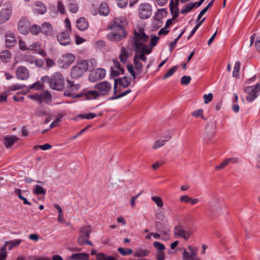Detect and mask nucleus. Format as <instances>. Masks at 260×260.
Segmentation results:
<instances>
[{
    "label": "nucleus",
    "instance_id": "nucleus-1",
    "mask_svg": "<svg viewBox=\"0 0 260 260\" xmlns=\"http://www.w3.org/2000/svg\"><path fill=\"white\" fill-rule=\"evenodd\" d=\"M127 21L124 16L116 17L108 26V28L115 31L107 34L108 39L111 41H119L126 36L127 33L124 29Z\"/></svg>",
    "mask_w": 260,
    "mask_h": 260
},
{
    "label": "nucleus",
    "instance_id": "nucleus-2",
    "mask_svg": "<svg viewBox=\"0 0 260 260\" xmlns=\"http://www.w3.org/2000/svg\"><path fill=\"white\" fill-rule=\"evenodd\" d=\"M41 81L43 82L48 83L50 87L53 90L61 91L64 89V80L60 73L56 72L50 77H43L41 78Z\"/></svg>",
    "mask_w": 260,
    "mask_h": 260
},
{
    "label": "nucleus",
    "instance_id": "nucleus-3",
    "mask_svg": "<svg viewBox=\"0 0 260 260\" xmlns=\"http://www.w3.org/2000/svg\"><path fill=\"white\" fill-rule=\"evenodd\" d=\"M88 67V63L86 60H81L72 68L70 73L71 77L74 79L79 78L87 70Z\"/></svg>",
    "mask_w": 260,
    "mask_h": 260
},
{
    "label": "nucleus",
    "instance_id": "nucleus-4",
    "mask_svg": "<svg viewBox=\"0 0 260 260\" xmlns=\"http://www.w3.org/2000/svg\"><path fill=\"white\" fill-rule=\"evenodd\" d=\"M244 91L248 94L246 97V100L248 102L254 101L259 95L260 91V81L254 86H247L244 89Z\"/></svg>",
    "mask_w": 260,
    "mask_h": 260
},
{
    "label": "nucleus",
    "instance_id": "nucleus-5",
    "mask_svg": "<svg viewBox=\"0 0 260 260\" xmlns=\"http://www.w3.org/2000/svg\"><path fill=\"white\" fill-rule=\"evenodd\" d=\"M134 46L139 47L141 44L147 42L148 41L149 37L146 35L143 28H139L138 30H135L134 31Z\"/></svg>",
    "mask_w": 260,
    "mask_h": 260
},
{
    "label": "nucleus",
    "instance_id": "nucleus-6",
    "mask_svg": "<svg viewBox=\"0 0 260 260\" xmlns=\"http://www.w3.org/2000/svg\"><path fill=\"white\" fill-rule=\"evenodd\" d=\"M198 249L196 247L188 246L182 253V260H201L197 256Z\"/></svg>",
    "mask_w": 260,
    "mask_h": 260
},
{
    "label": "nucleus",
    "instance_id": "nucleus-7",
    "mask_svg": "<svg viewBox=\"0 0 260 260\" xmlns=\"http://www.w3.org/2000/svg\"><path fill=\"white\" fill-rule=\"evenodd\" d=\"M70 84L67 87L66 90L64 92V95L67 96L71 97L72 98H80L82 96V93H77V91L80 88V85L78 84H74L70 81H68Z\"/></svg>",
    "mask_w": 260,
    "mask_h": 260
},
{
    "label": "nucleus",
    "instance_id": "nucleus-8",
    "mask_svg": "<svg viewBox=\"0 0 260 260\" xmlns=\"http://www.w3.org/2000/svg\"><path fill=\"white\" fill-rule=\"evenodd\" d=\"M151 14V6L149 4L144 3L140 5L139 8V15L141 19H147L150 17Z\"/></svg>",
    "mask_w": 260,
    "mask_h": 260
},
{
    "label": "nucleus",
    "instance_id": "nucleus-9",
    "mask_svg": "<svg viewBox=\"0 0 260 260\" xmlns=\"http://www.w3.org/2000/svg\"><path fill=\"white\" fill-rule=\"evenodd\" d=\"M94 88L100 93V95H106L111 90L112 85L107 81H102L94 85Z\"/></svg>",
    "mask_w": 260,
    "mask_h": 260
},
{
    "label": "nucleus",
    "instance_id": "nucleus-10",
    "mask_svg": "<svg viewBox=\"0 0 260 260\" xmlns=\"http://www.w3.org/2000/svg\"><path fill=\"white\" fill-rule=\"evenodd\" d=\"M191 232L188 230H185L181 225L176 226L174 230V236L183 238L184 240L189 239Z\"/></svg>",
    "mask_w": 260,
    "mask_h": 260
},
{
    "label": "nucleus",
    "instance_id": "nucleus-11",
    "mask_svg": "<svg viewBox=\"0 0 260 260\" xmlns=\"http://www.w3.org/2000/svg\"><path fill=\"white\" fill-rule=\"evenodd\" d=\"M221 211V209L217 204H213L212 202L208 203L206 208L205 214L208 216H215Z\"/></svg>",
    "mask_w": 260,
    "mask_h": 260
},
{
    "label": "nucleus",
    "instance_id": "nucleus-12",
    "mask_svg": "<svg viewBox=\"0 0 260 260\" xmlns=\"http://www.w3.org/2000/svg\"><path fill=\"white\" fill-rule=\"evenodd\" d=\"M106 75V71L103 69H96L92 71L89 76V79L91 82H95L104 78Z\"/></svg>",
    "mask_w": 260,
    "mask_h": 260
},
{
    "label": "nucleus",
    "instance_id": "nucleus-13",
    "mask_svg": "<svg viewBox=\"0 0 260 260\" xmlns=\"http://www.w3.org/2000/svg\"><path fill=\"white\" fill-rule=\"evenodd\" d=\"M30 23L26 18H22L18 23V29L22 35H27L29 31Z\"/></svg>",
    "mask_w": 260,
    "mask_h": 260
},
{
    "label": "nucleus",
    "instance_id": "nucleus-14",
    "mask_svg": "<svg viewBox=\"0 0 260 260\" xmlns=\"http://www.w3.org/2000/svg\"><path fill=\"white\" fill-rule=\"evenodd\" d=\"M57 40L59 44L62 46L70 44L71 39L67 30H64L57 35Z\"/></svg>",
    "mask_w": 260,
    "mask_h": 260
},
{
    "label": "nucleus",
    "instance_id": "nucleus-15",
    "mask_svg": "<svg viewBox=\"0 0 260 260\" xmlns=\"http://www.w3.org/2000/svg\"><path fill=\"white\" fill-rule=\"evenodd\" d=\"M215 135V129L212 124L208 123L205 128L203 139L205 141L209 142Z\"/></svg>",
    "mask_w": 260,
    "mask_h": 260
},
{
    "label": "nucleus",
    "instance_id": "nucleus-16",
    "mask_svg": "<svg viewBox=\"0 0 260 260\" xmlns=\"http://www.w3.org/2000/svg\"><path fill=\"white\" fill-rule=\"evenodd\" d=\"M16 76L18 79L24 80L28 78L29 74L26 67L20 66L16 69Z\"/></svg>",
    "mask_w": 260,
    "mask_h": 260
},
{
    "label": "nucleus",
    "instance_id": "nucleus-17",
    "mask_svg": "<svg viewBox=\"0 0 260 260\" xmlns=\"http://www.w3.org/2000/svg\"><path fill=\"white\" fill-rule=\"evenodd\" d=\"M114 66L111 68V75L113 77L118 76L124 73V69L121 67L120 64L117 59L113 60Z\"/></svg>",
    "mask_w": 260,
    "mask_h": 260
},
{
    "label": "nucleus",
    "instance_id": "nucleus-18",
    "mask_svg": "<svg viewBox=\"0 0 260 260\" xmlns=\"http://www.w3.org/2000/svg\"><path fill=\"white\" fill-rule=\"evenodd\" d=\"M75 59V56L72 53H66L62 55L60 63H63L62 67L67 68L70 66Z\"/></svg>",
    "mask_w": 260,
    "mask_h": 260
},
{
    "label": "nucleus",
    "instance_id": "nucleus-19",
    "mask_svg": "<svg viewBox=\"0 0 260 260\" xmlns=\"http://www.w3.org/2000/svg\"><path fill=\"white\" fill-rule=\"evenodd\" d=\"M12 14L11 8H4L0 11V24L6 22L10 18Z\"/></svg>",
    "mask_w": 260,
    "mask_h": 260
},
{
    "label": "nucleus",
    "instance_id": "nucleus-20",
    "mask_svg": "<svg viewBox=\"0 0 260 260\" xmlns=\"http://www.w3.org/2000/svg\"><path fill=\"white\" fill-rule=\"evenodd\" d=\"M40 32L46 36H52L53 34L52 25L49 22H44L40 26Z\"/></svg>",
    "mask_w": 260,
    "mask_h": 260
},
{
    "label": "nucleus",
    "instance_id": "nucleus-21",
    "mask_svg": "<svg viewBox=\"0 0 260 260\" xmlns=\"http://www.w3.org/2000/svg\"><path fill=\"white\" fill-rule=\"evenodd\" d=\"M34 7V11L39 14H44L46 12V6L41 2H35Z\"/></svg>",
    "mask_w": 260,
    "mask_h": 260
},
{
    "label": "nucleus",
    "instance_id": "nucleus-22",
    "mask_svg": "<svg viewBox=\"0 0 260 260\" xmlns=\"http://www.w3.org/2000/svg\"><path fill=\"white\" fill-rule=\"evenodd\" d=\"M18 138L14 135L5 136L4 137V143L6 147L9 148L11 147L15 142L18 141Z\"/></svg>",
    "mask_w": 260,
    "mask_h": 260
},
{
    "label": "nucleus",
    "instance_id": "nucleus-23",
    "mask_svg": "<svg viewBox=\"0 0 260 260\" xmlns=\"http://www.w3.org/2000/svg\"><path fill=\"white\" fill-rule=\"evenodd\" d=\"M77 27L80 30H85L88 27V22L84 17H80L76 21Z\"/></svg>",
    "mask_w": 260,
    "mask_h": 260
},
{
    "label": "nucleus",
    "instance_id": "nucleus-24",
    "mask_svg": "<svg viewBox=\"0 0 260 260\" xmlns=\"http://www.w3.org/2000/svg\"><path fill=\"white\" fill-rule=\"evenodd\" d=\"M167 15V11L165 9H161L158 10L155 14L154 18L155 20L158 21V26L160 27L162 22L160 21V19Z\"/></svg>",
    "mask_w": 260,
    "mask_h": 260
},
{
    "label": "nucleus",
    "instance_id": "nucleus-25",
    "mask_svg": "<svg viewBox=\"0 0 260 260\" xmlns=\"http://www.w3.org/2000/svg\"><path fill=\"white\" fill-rule=\"evenodd\" d=\"M84 95L87 100H93L99 97L100 94L97 90H88L82 93V96Z\"/></svg>",
    "mask_w": 260,
    "mask_h": 260
},
{
    "label": "nucleus",
    "instance_id": "nucleus-26",
    "mask_svg": "<svg viewBox=\"0 0 260 260\" xmlns=\"http://www.w3.org/2000/svg\"><path fill=\"white\" fill-rule=\"evenodd\" d=\"M15 39L13 34L8 32L6 34V44L8 47L14 45Z\"/></svg>",
    "mask_w": 260,
    "mask_h": 260
},
{
    "label": "nucleus",
    "instance_id": "nucleus-27",
    "mask_svg": "<svg viewBox=\"0 0 260 260\" xmlns=\"http://www.w3.org/2000/svg\"><path fill=\"white\" fill-rule=\"evenodd\" d=\"M150 252L149 250L142 248H138L134 254V256L137 257H144L148 256Z\"/></svg>",
    "mask_w": 260,
    "mask_h": 260
},
{
    "label": "nucleus",
    "instance_id": "nucleus-28",
    "mask_svg": "<svg viewBox=\"0 0 260 260\" xmlns=\"http://www.w3.org/2000/svg\"><path fill=\"white\" fill-rule=\"evenodd\" d=\"M170 9L173 15L172 20L175 19L179 15L178 8L175 6L174 0H171L170 3Z\"/></svg>",
    "mask_w": 260,
    "mask_h": 260
},
{
    "label": "nucleus",
    "instance_id": "nucleus-29",
    "mask_svg": "<svg viewBox=\"0 0 260 260\" xmlns=\"http://www.w3.org/2000/svg\"><path fill=\"white\" fill-rule=\"evenodd\" d=\"M135 50L136 51H141V53L145 54H149L151 52V49L148 48L146 45L142 43L140 46H134Z\"/></svg>",
    "mask_w": 260,
    "mask_h": 260
},
{
    "label": "nucleus",
    "instance_id": "nucleus-30",
    "mask_svg": "<svg viewBox=\"0 0 260 260\" xmlns=\"http://www.w3.org/2000/svg\"><path fill=\"white\" fill-rule=\"evenodd\" d=\"M171 138V136L170 135H168L166 137V139L164 140H158L156 141L153 145V149H157L162 146H164L165 144V143L167 141H168Z\"/></svg>",
    "mask_w": 260,
    "mask_h": 260
},
{
    "label": "nucleus",
    "instance_id": "nucleus-31",
    "mask_svg": "<svg viewBox=\"0 0 260 260\" xmlns=\"http://www.w3.org/2000/svg\"><path fill=\"white\" fill-rule=\"evenodd\" d=\"M99 12L101 15L104 16L108 15L109 13L108 5L105 3H102L100 6Z\"/></svg>",
    "mask_w": 260,
    "mask_h": 260
},
{
    "label": "nucleus",
    "instance_id": "nucleus-32",
    "mask_svg": "<svg viewBox=\"0 0 260 260\" xmlns=\"http://www.w3.org/2000/svg\"><path fill=\"white\" fill-rule=\"evenodd\" d=\"M21 242L22 240L21 239H17L16 240L6 241L4 245L6 247H7V246H9L8 249L9 250H11L13 247H16L18 245H19Z\"/></svg>",
    "mask_w": 260,
    "mask_h": 260
},
{
    "label": "nucleus",
    "instance_id": "nucleus-33",
    "mask_svg": "<svg viewBox=\"0 0 260 260\" xmlns=\"http://www.w3.org/2000/svg\"><path fill=\"white\" fill-rule=\"evenodd\" d=\"M128 53L124 47H121L119 58L121 62L125 63L128 58Z\"/></svg>",
    "mask_w": 260,
    "mask_h": 260
},
{
    "label": "nucleus",
    "instance_id": "nucleus-34",
    "mask_svg": "<svg viewBox=\"0 0 260 260\" xmlns=\"http://www.w3.org/2000/svg\"><path fill=\"white\" fill-rule=\"evenodd\" d=\"M96 258L98 260H116L113 256L106 255L102 252L96 253Z\"/></svg>",
    "mask_w": 260,
    "mask_h": 260
},
{
    "label": "nucleus",
    "instance_id": "nucleus-35",
    "mask_svg": "<svg viewBox=\"0 0 260 260\" xmlns=\"http://www.w3.org/2000/svg\"><path fill=\"white\" fill-rule=\"evenodd\" d=\"M26 88L25 85H22V84H13L8 87L7 90L8 91H15L19 89H23L26 92Z\"/></svg>",
    "mask_w": 260,
    "mask_h": 260
},
{
    "label": "nucleus",
    "instance_id": "nucleus-36",
    "mask_svg": "<svg viewBox=\"0 0 260 260\" xmlns=\"http://www.w3.org/2000/svg\"><path fill=\"white\" fill-rule=\"evenodd\" d=\"M42 103L43 102L48 103L51 101V95L48 91H45L40 94Z\"/></svg>",
    "mask_w": 260,
    "mask_h": 260
},
{
    "label": "nucleus",
    "instance_id": "nucleus-37",
    "mask_svg": "<svg viewBox=\"0 0 260 260\" xmlns=\"http://www.w3.org/2000/svg\"><path fill=\"white\" fill-rule=\"evenodd\" d=\"M131 82V79L127 77H123L119 79V84L123 87H127Z\"/></svg>",
    "mask_w": 260,
    "mask_h": 260
},
{
    "label": "nucleus",
    "instance_id": "nucleus-38",
    "mask_svg": "<svg viewBox=\"0 0 260 260\" xmlns=\"http://www.w3.org/2000/svg\"><path fill=\"white\" fill-rule=\"evenodd\" d=\"M197 3H188L181 10V13L184 14L190 11L196 6Z\"/></svg>",
    "mask_w": 260,
    "mask_h": 260
},
{
    "label": "nucleus",
    "instance_id": "nucleus-39",
    "mask_svg": "<svg viewBox=\"0 0 260 260\" xmlns=\"http://www.w3.org/2000/svg\"><path fill=\"white\" fill-rule=\"evenodd\" d=\"M11 57V53L8 50H4L1 53L0 58L5 62H7Z\"/></svg>",
    "mask_w": 260,
    "mask_h": 260
},
{
    "label": "nucleus",
    "instance_id": "nucleus-40",
    "mask_svg": "<svg viewBox=\"0 0 260 260\" xmlns=\"http://www.w3.org/2000/svg\"><path fill=\"white\" fill-rule=\"evenodd\" d=\"M87 254L84 253H79L73 254L71 256L72 259L76 260L86 259Z\"/></svg>",
    "mask_w": 260,
    "mask_h": 260
},
{
    "label": "nucleus",
    "instance_id": "nucleus-41",
    "mask_svg": "<svg viewBox=\"0 0 260 260\" xmlns=\"http://www.w3.org/2000/svg\"><path fill=\"white\" fill-rule=\"evenodd\" d=\"M118 251L123 256L129 255H131L133 251L132 249L130 248H123L122 247H119L117 249Z\"/></svg>",
    "mask_w": 260,
    "mask_h": 260
},
{
    "label": "nucleus",
    "instance_id": "nucleus-42",
    "mask_svg": "<svg viewBox=\"0 0 260 260\" xmlns=\"http://www.w3.org/2000/svg\"><path fill=\"white\" fill-rule=\"evenodd\" d=\"M134 63L135 64V68L137 70L138 73H140L143 69V65L142 63L137 58L134 57Z\"/></svg>",
    "mask_w": 260,
    "mask_h": 260
},
{
    "label": "nucleus",
    "instance_id": "nucleus-43",
    "mask_svg": "<svg viewBox=\"0 0 260 260\" xmlns=\"http://www.w3.org/2000/svg\"><path fill=\"white\" fill-rule=\"evenodd\" d=\"M91 229L89 226H84L80 229L79 231L80 235L84 237H89Z\"/></svg>",
    "mask_w": 260,
    "mask_h": 260
},
{
    "label": "nucleus",
    "instance_id": "nucleus-44",
    "mask_svg": "<svg viewBox=\"0 0 260 260\" xmlns=\"http://www.w3.org/2000/svg\"><path fill=\"white\" fill-rule=\"evenodd\" d=\"M33 192L37 195L41 194H45L46 193V190L44 189L42 186L36 185Z\"/></svg>",
    "mask_w": 260,
    "mask_h": 260
},
{
    "label": "nucleus",
    "instance_id": "nucleus-45",
    "mask_svg": "<svg viewBox=\"0 0 260 260\" xmlns=\"http://www.w3.org/2000/svg\"><path fill=\"white\" fill-rule=\"evenodd\" d=\"M151 200L156 204L157 207L161 208L163 206V202L160 197L158 196H152Z\"/></svg>",
    "mask_w": 260,
    "mask_h": 260
},
{
    "label": "nucleus",
    "instance_id": "nucleus-46",
    "mask_svg": "<svg viewBox=\"0 0 260 260\" xmlns=\"http://www.w3.org/2000/svg\"><path fill=\"white\" fill-rule=\"evenodd\" d=\"M69 11L72 13H76L79 9L78 5L76 3H70L68 5Z\"/></svg>",
    "mask_w": 260,
    "mask_h": 260
},
{
    "label": "nucleus",
    "instance_id": "nucleus-47",
    "mask_svg": "<svg viewBox=\"0 0 260 260\" xmlns=\"http://www.w3.org/2000/svg\"><path fill=\"white\" fill-rule=\"evenodd\" d=\"M185 32V29H183L182 32L180 34V35L174 40V41L171 42L169 45L170 51H172L175 46V45L177 44L179 39L181 37L183 34Z\"/></svg>",
    "mask_w": 260,
    "mask_h": 260
},
{
    "label": "nucleus",
    "instance_id": "nucleus-48",
    "mask_svg": "<svg viewBox=\"0 0 260 260\" xmlns=\"http://www.w3.org/2000/svg\"><path fill=\"white\" fill-rule=\"evenodd\" d=\"M178 66H174L173 67L171 68V69H170L168 72H167V73L165 75L164 77H163V79H167V78L171 76L175 72H176L178 69Z\"/></svg>",
    "mask_w": 260,
    "mask_h": 260
},
{
    "label": "nucleus",
    "instance_id": "nucleus-49",
    "mask_svg": "<svg viewBox=\"0 0 260 260\" xmlns=\"http://www.w3.org/2000/svg\"><path fill=\"white\" fill-rule=\"evenodd\" d=\"M79 117H80L82 119H93L94 117H96L97 115L95 114L92 113H86V114H79L78 116Z\"/></svg>",
    "mask_w": 260,
    "mask_h": 260
},
{
    "label": "nucleus",
    "instance_id": "nucleus-50",
    "mask_svg": "<svg viewBox=\"0 0 260 260\" xmlns=\"http://www.w3.org/2000/svg\"><path fill=\"white\" fill-rule=\"evenodd\" d=\"M153 245L158 252H162V251L165 249V245L159 242L155 241L153 242Z\"/></svg>",
    "mask_w": 260,
    "mask_h": 260
},
{
    "label": "nucleus",
    "instance_id": "nucleus-51",
    "mask_svg": "<svg viewBox=\"0 0 260 260\" xmlns=\"http://www.w3.org/2000/svg\"><path fill=\"white\" fill-rule=\"evenodd\" d=\"M29 31L32 35H37L40 31V26L36 24L32 25L31 27H29Z\"/></svg>",
    "mask_w": 260,
    "mask_h": 260
},
{
    "label": "nucleus",
    "instance_id": "nucleus-52",
    "mask_svg": "<svg viewBox=\"0 0 260 260\" xmlns=\"http://www.w3.org/2000/svg\"><path fill=\"white\" fill-rule=\"evenodd\" d=\"M241 63L239 61H236L234 65V69L233 72V76L237 77L238 76V73L240 71Z\"/></svg>",
    "mask_w": 260,
    "mask_h": 260
},
{
    "label": "nucleus",
    "instance_id": "nucleus-53",
    "mask_svg": "<svg viewBox=\"0 0 260 260\" xmlns=\"http://www.w3.org/2000/svg\"><path fill=\"white\" fill-rule=\"evenodd\" d=\"M43 87V84L39 82H36L31 85L29 87L26 88V92H28L30 89L35 88L39 90Z\"/></svg>",
    "mask_w": 260,
    "mask_h": 260
},
{
    "label": "nucleus",
    "instance_id": "nucleus-54",
    "mask_svg": "<svg viewBox=\"0 0 260 260\" xmlns=\"http://www.w3.org/2000/svg\"><path fill=\"white\" fill-rule=\"evenodd\" d=\"M191 115L195 117H201L202 119H205L203 115V110L202 109H198L192 113Z\"/></svg>",
    "mask_w": 260,
    "mask_h": 260
},
{
    "label": "nucleus",
    "instance_id": "nucleus-55",
    "mask_svg": "<svg viewBox=\"0 0 260 260\" xmlns=\"http://www.w3.org/2000/svg\"><path fill=\"white\" fill-rule=\"evenodd\" d=\"M131 89H127V90L122 92L121 93L116 95V96H112L111 97L109 100H116V99H119L120 98H121L122 96H124L125 95H126V94H127L128 93H130L131 92Z\"/></svg>",
    "mask_w": 260,
    "mask_h": 260
},
{
    "label": "nucleus",
    "instance_id": "nucleus-56",
    "mask_svg": "<svg viewBox=\"0 0 260 260\" xmlns=\"http://www.w3.org/2000/svg\"><path fill=\"white\" fill-rule=\"evenodd\" d=\"M30 50L37 52L43 57H46L47 55L46 53L43 49H41L40 47H37L36 49L31 47L30 48Z\"/></svg>",
    "mask_w": 260,
    "mask_h": 260
},
{
    "label": "nucleus",
    "instance_id": "nucleus-57",
    "mask_svg": "<svg viewBox=\"0 0 260 260\" xmlns=\"http://www.w3.org/2000/svg\"><path fill=\"white\" fill-rule=\"evenodd\" d=\"M35 57L30 55H26L24 57V60L25 62L29 63L32 64L35 62Z\"/></svg>",
    "mask_w": 260,
    "mask_h": 260
},
{
    "label": "nucleus",
    "instance_id": "nucleus-58",
    "mask_svg": "<svg viewBox=\"0 0 260 260\" xmlns=\"http://www.w3.org/2000/svg\"><path fill=\"white\" fill-rule=\"evenodd\" d=\"M191 80V77L188 76H183L181 79V83L182 85H187Z\"/></svg>",
    "mask_w": 260,
    "mask_h": 260
},
{
    "label": "nucleus",
    "instance_id": "nucleus-59",
    "mask_svg": "<svg viewBox=\"0 0 260 260\" xmlns=\"http://www.w3.org/2000/svg\"><path fill=\"white\" fill-rule=\"evenodd\" d=\"M57 9L61 14H64L66 10L64 5L61 1H58L57 2Z\"/></svg>",
    "mask_w": 260,
    "mask_h": 260
},
{
    "label": "nucleus",
    "instance_id": "nucleus-60",
    "mask_svg": "<svg viewBox=\"0 0 260 260\" xmlns=\"http://www.w3.org/2000/svg\"><path fill=\"white\" fill-rule=\"evenodd\" d=\"M159 39V38L156 36L152 37L150 42V45L151 47H153L155 46L157 44Z\"/></svg>",
    "mask_w": 260,
    "mask_h": 260
},
{
    "label": "nucleus",
    "instance_id": "nucleus-61",
    "mask_svg": "<svg viewBox=\"0 0 260 260\" xmlns=\"http://www.w3.org/2000/svg\"><path fill=\"white\" fill-rule=\"evenodd\" d=\"M89 238V237H84V236H82L81 235H79L78 239V242L79 245H83L85 243V242L87 239Z\"/></svg>",
    "mask_w": 260,
    "mask_h": 260
},
{
    "label": "nucleus",
    "instance_id": "nucleus-62",
    "mask_svg": "<svg viewBox=\"0 0 260 260\" xmlns=\"http://www.w3.org/2000/svg\"><path fill=\"white\" fill-rule=\"evenodd\" d=\"M203 98L204 100V103L205 104H208L212 100L213 94L211 93H209L208 94H204L203 96Z\"/></svg>",
    "mask_w": 260,
    "mask_h": 260
},
{
    "label": "nucleus",
    "instance_id": "nucleus-63",
    "mask_svg": "<svg viewBox=\"0 0 260 260\" xmlns=\"http://www.w3.org/2000/svg\"><path fill=\"white\" fill-rule=\"evenodd\" d=\"M6 247L4 245L3 247L2 248L1 252H0V260H4L6 257Z\"/></svg>",
    "mask_w": 260,
    "mask_h": 260
},
{
    "label": "nucleus",
    "instance_id": "nucleus-64",
    "mask_svg": "<svg viewBox=\"0 0 260 260\" xmlns=\"http://www.w3.org/2000/svg\"><path fill=\"white\" fill-rule=\"evenodd\" d=\"M127 69L129 73L133 76L134 79H136V73L134 72V67L132 64H128L127 66Z\"/></svg>",
    "mask_w": 260,
    "mask_h": 260
}]
</instances>
